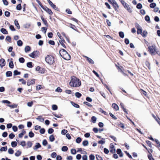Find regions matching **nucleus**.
<instances>
[{"label":"nucleus","instance_id":"obj_24","mask_svg":"<svg viewBox=\"0 0 160 160\" xmlns=\"http://www.w3.org/2000/svg\"><path fill=\"white\" fill-rule=\"evenodd\" d=\"M14 23L15 25L17 27V28L18 29H19L20 28V27L19 25V24L18 23V21L17 20L15 19L14 21Z\"/></svg>","mask_w":160,"mask_h":160},{"label":"nucleus","instance_id":"obj_39","mask_svg":"<svg viewBox=\"0 0 160 160\" xmlns=\"http://www.w3.org/2000/svg\"><path fill=\"white\" fill-rule=\"evenodd\" d=\"M21 153L22 152L21 151L18 150L15 153V154L16 156L18 157L21 155Z\"/></svg>","mask_w":160,"mask_h":160},{"label":"nucleus","instance_id":"obj_48","mask_svg":"<svg viewBox=\"0 0 160 160\" xmlns=\"http://www.w3.org/2000/svg\"><path fill=\"white\" fill-rule=\"evenodd\" d=\"M75 95L76 97L78 98H80L82 96L81 94L79 92H76Z\"/></svg>","mask_w":160,"mask_h":160},{"label":"nucleus","instance_id":"obj_54","mask_svg":"<svg viewBox=\"0 0 160 160\" xmlns=\"http://www.w3.org/2000/svg\"><path fill=\"white\" fill-rule=\"evenodd\" d=\"M102 139H103V141H102V140H99L98 142V143L103 144L104 143H105V139L104 138H102Z\"/></svg>","mask_w":160,"mask_h":160},{"label":"nucleus","instance_id":"obj_46","mask_svg":"<svg viewBox=\"0 0 160 160\" xmlns=\"http://www.w3.org/2000/svg\"><path fill=\"white\" fill-rule=\"evenodd\" d=\"M23 42L21 40H19L17 41L18 45L21 46L22 45Z\"/></svg>","mask_w":160,"mask_h":160},{"label":"nucleus","instance_id":"obj_31","mask_svg":"<svg viewBox=\"0 0 160 160\" xmlns=\"http://www.w3.org/2000/svg\"><path fill=\"white\" fill-rule=\"evenodd\" d=\"M14 75L16 76L17 75H20L21 74V72H18L17 70H16L14 71Z\"/></svg>","mask_w":160,"mask_h":160},{"label":"nucleus","instance_id":"obj_20","mask_svg":"<svg viewBox=\"0 0 160 160\" xmlns=\"http://www.w3.org/2000/svg\"><path fill=\"white\" fill-rule=\"evenodd\" d=\"M36 144V145L33 147V149L34 150H36L38 148L41 147V146L39 143L37 142Z\"/></svg>","mask_w":160,"mask_h":160},{"label":"nucleus","instance_id":"obj_22","mask_svg":"<svg viewBox=\"0 0 160 160\" xmlns=\"http://www.w3.org/2000/svg\"><path fill=\"white\" fill-rule=\"evenodd\" d=\"M120 106L122 108L124 112L127 114H128L127 111L126 109L124 108V104L122 103H120Z\"/></svg>","mask_w":160,"mask_h":160},{"label":"nucleus","instance_id":"obj_49","mask_svg":"<svg viewBox=\"0 0 160 160\" xmlns=\"http://www.w3.org/2000/svg\"><path fill=\"white\" fill-rule=\"evenodd\" d=\"M16 9L18 10H20L22 9V6L21 3L18 5L16 7Z\"/></svg>","mask_w":160,"mask_h":160},{"label":"nucleus","instance_id":"obj_16","mask_svg":"<svg viewBox=\"0 0 160 160\" xmlns=\"http://www.w3.org/2000/svg\"><path fill=\"white\" fill-rule=\"evenodd\" d=\"M5 65V60L3 58H1L0 60V66L2 67Z\"/></svg>","mask_w":160,"mask_h":160},{"label":"nucleus","instance_id":"obj_5","mask_svg":"<svg viewBox=\"0 0 160 160\" xmlns=\"http://www.w3.org/2000/svg\"><path fill=\"white\" fill-rule=\"evenodd\" d=\"M47 1L51 7L53 8L55 10L57 11L58 10V8L50 0H47Z\"/></svg>","mask_w":160,"mask_h":160},{"label":"nucleus","instance_id":"obj_62","mask_svg":"<svg viewBox=\"0 0 160 160\" xmlns=\"http://www.w3.org/2000/svg\"><path fill=\"white\" fill-rule=\"evenodd\" d=\"M109 115L113 119L115 120H116L117 119V118L116 116H115L114 115H113L112 113L111 112L109 113Z\"/></svg>","mask_w":160,"mask_h":160},{"label":"nucleus","instance_id":"obj_21","mask_svg":"<svg viewBox=\"0 0 160 160\" xmlns=\"http://www.w3.org/2000/svg\"><path fill=\"white\" fill-rule=\"evenodd\" d=\"M148 34V32L146 30H144L141 34L143 37L145 38L147 37Z\"/></svg>","mask_w":160,"mask_h":160},{"label":"nucleus","instance_id":"obj_34","mask_svg":"<svg viewBox=\"0 0 160 160\" xmlns=\"http://www.w3.org/2000/svg\"><path fill=\"white\" fill-rule=\"evenodd\" d=\"M32 143L31 141H28L27 143V148H29L32 147Z\"/></svg>","mask_w":160,"mask_h":160},{"label":"nucleus","instance_id":"obj_44","mask_svg":"<svg viewBox=\"0 0 160 160\" xmlns=\"http://www.w3.org/2000/svg\"><path fill=\"white\" fill-rule=\"evenodd\" d=\"M88 144V142L87 140H84L82 142V145L84 146H87Z\"/></svg>","mask_w":160,"mask_h":160},{"label":"nucleus","instance_id":"obj_25","mask_svg":"<svg viewBox=\"0 0 160 160\" xmlns=\"http://www.w3.org/2000/svg\"><path fill=\"white\" fill-rule=\"evenodd\" d=\"M6 75L7 77H9L12 76V73L11 71H7L6 73Z\"/></svg>","mask_w":160,"mask_h":160},{"label":"nucleus","instance_id":"obj_10","mask_svg":"<svg viewBox=\"0 0 160 160\" xmlns=\"http://www.w3.org/2000/svg\"><path fill=\"white\" fill-rule=\"evenodd\" d=\"M112 5L115 10L116 11H118V9L119 8V6L116 1L112 4Z\"/></svg>","mask_w":160,"mask_h":160},{"label":"nucleus","instance_id":"obj_1","mask_svg":"<svg viewBox=\"0 0 160 160\" xmlns=\"http://www.w3.org/2000/svg\"><path fill=\"white\" fill-rule=\"evenodd\" d=\"M69 83L70 86L72 87H77L81 85V82L78 78L73 76L71 77Z\"/></svg>","mask_w":160,"mask_h":160},{"label":"nucleus","instance_id":"obj_43","mask_svg":"<svg viewBox=\"0 0 160 160\" xmlns=\"http://www.w3.org/2000/svg\"><path fill=\"white\" fill-rule=\"evenodd\" d=\"M156 6V4L154 2L150 4V7L151 8H154Z\"/></svg>","mask_w":160,"mask_h":160},{"label":"nucleus","instance_id":"obj_33","mask_svg":"<svg viewBox=\"0 0 160 160\" xmlns=\"http://www.w3.org/2000/svg\"><path fill=\"white\" fill-rule=\"evenodd\" d=\"M37 2L38 3L39 5L40 6V7L43 9L45 7L43 6L41 2H40V1L39 0H36Z\"/></svg>","mask_w":160,"mask_h":160},{"label":"nucleus","instance_id":"obj_45","mask_svg":"<svg viewBox=\"0 0 160 160\" xmlns=\"http://www.w3.org/2000/svg\"><path fill=\"white\" fill-rule=\"evenodd\" d=\"M72 105L75 108H78L80 107L79 106L78 104L76 103L73 102H72Z\"/></svg>","mask_w":160,"mask_h":160},{"label":"nucleus","instance_id":"obj_60","mask_svg":"<svg viewBox=\"0 0 160 160\" xmlns=\"http://www.w3.org/2000/svg\"><path fill=\"white\" fill-rule=\"evenodd\" d=\"M55 91L61 92H62V89L60 87H58L55 90Z\"/></svg>","mask_w":160,"mask_h":160},{"label":"nucleus","instance_id":"obj_15","mask_svg":"<svg viewBox=\"0 0 160 160\" xmlns=\"http://www.w3.org/2000/svg\"><path fill=\"white\" fill-rule=\"evenodd\" d=\"M139 91L142 95H144L146 97H148L147 93L145 91L142 89H140L139 90Z\"/></svg>","mask_w":160,"mask_h":160},{"label":"nucleus","instance_id":"obj_23","mask_svg":"<svg viewBox=\"0 0 160 160\" xmlns=\"http://www.w3.org/2000/svg\"><path fill=\"white\" fill-rule=\"evenodd\" d=\"M1 32L4 34H8V32L6 29L4 28H2L1 29Z\"/></svg>","mask_w":160,"mask_h":160},{"label":"nucleus","instance_id":"obj_4","mask_svg":"<svg viewBox=\"0 0 160 160\" xmlns=\"http://www.w3.org/2000/svg\"><path fill=\"white\" fill-rule=\"evenodd\" d=\"M39 55V52L38 50H36L33 52L29 55V56L33 58H35L37 57H38Z\"/></svg>","mask_w":160,"mask_h":160},{"label":"nucleus","instance_id":"obj_36","mask_svg":"<svg viewBox=\"0 0 160 160\" xmlns=\"http://www.w3.org/2000/svg\"><path fill=\"white\" fill-rule=\"evenodd\" d=\"M17 145V142L15 141H13L11 142V145L12 147H15Z\"/></svg>","mask_w":160,"mask_h":160},{"label":"nucleus","instance_id":"obj_41","mask_svg":"<svg viewBox=\"0 0 160 160\" xmlns=\"http://www.w3.org/2000/svg\"><path fill=\"white\" fill-rule=\"evenodd\" d=\"M7 150V146L2 147L1 148H0V151H6Z\"/></svg>","mask_w":160,"mask_h":160},{"label":"nucleus","instance_id":"obj_9","mask_svg":"<svg viewBox=\"0 0 160 160\" xmlns=\"http://www.w3.org/2000/svg\"><path fill=\"white\" fill-rule=\"evenodd\" d=\"M67 52H68L64 49H62L59 51V53L62 57Z\"/></svg>","mask_w":160,"mask_h":160},{"label":"nucleus","instance_id":"obj_26","mask_svg":"<svg viewBox=\"0 0 160 160\" xmlns=\"http://www.w3.org/2000/svg\"><path fill=\"white\" fill-rule=\"evenodd\" d=\"M36 119L41 122H43L44 121V118L41 116H39L36 118Z\"/></svg>","mask_w":160,"mask_h":160},{"label":"nucleus","instance_id":"obj_63","mask_svg":"<svg viewBox=\"0 0 160 160\" xmlns=\"http://www.w3.org/2000/svg\"><path fill=\"white\" fill-rule=\"evenodd\" d=\"M15 137V135L13 133H11L9 135V138L11 139H12Z\"/></svg>","mask_w":160,"mask_h":160},{"label":"nucleus","instance_id":"obj_6","mask_svg":"<svg viewBox=\"0 0 160 160\" xmlns=\"http://www.w3.org/2000/svg\"><path fill=\"white\" fill-rule=\"evenodd\" d=\"M43 10L50 15H52L53 14V13L52 10L50 9L47 7L46 6H45V8L43 9Z\"/></svg>","mask_w":160,"mask_h":160},{"label":"nucleus","instance_id":"obj_51","mask_svg":"<svg viewBox=\"0 0 160 160\" xmlns=\"http://www.w3.org/2000/svg\"><path fill=\"white\" fill-rule=\"evenodd\" d=\"M76 141L77 143H79L82 141L81 138L80 137H78L76 139Z\"/></svg>","mask_w":160,"mask_h":160},{"label":"nucleus","instance_id":"obj_18","mask_svg":"<svg viewBox=\"0 0 160 160\" xmlns=\"http://www.w3.org/2000/svg\"><path fill=\"white\" fill-rule=\"evenodd\" d=\"M41 18L42 21H43V23L45 24V25L47 26H48V24L47 20L45 19L43 17V16H41Z\"/></svg>","mask_w":160,"mask_h":160},{"label":"nucleus","instance_id":"obj_14","mask_svg":"<svg viewBox=\"0 0 160 160\" xmlns=\"http://www.w3.org/2000/svg\"><path fill=\"white\" fill-rule=\"evenodd\" d=\"M124 8L126 9L129 12H131L132 11L130 8L129 5L127 4L126 2L123 5Z\"/></svg>","mask_w":160,"mask_h":160},{"label":"nucleus","instance_id":"obj_12","mask_svg":"<svg viewBox=\"0 0 160 160\" xmlns=\"http://www.w3.org/2000/svg\"><path fill=\"white\" fill-rule=\"evenodd\" d=\"M83 57L85 58H86L87 61L89 63L92 64H93L94 63V61L91 58L85 56H84Z\"/></svg>","mask_w":160,"mask_h":160},{"label":"nucleus","instance_id":"obj_55","mask_svg":"<svg viewBox=\"0 0 160 160\" xmlns=\"http://www.w3.org/2000/svg\"><path fill=\"white\" fill-rule=\"evenodd\" d=\"M142 32V29L141 28H138L137 31V34H141Z\"/></svg>","mask_w":160,"mask_h":160},{"label":"nucleus","instance_id":"obj_47","mask_svg":"<svg viewBox=\"0 0 160 160\" xmlns=\"http://www.w3.org/2000/svg\"><path fill=\"white\" fill-rule=\"evenodd\" d=\"M8 152L10 154H12L14 153V150L12 148H10L8 149Z\"/></svg>","mask_w":160,"mask_h":160},{"label":"nucleus","instance_id":"obj_50","mask_svg":"<svg viewBox=\"0 0 160 160\" xmlns=\"http://www.w3.org/2000/svg\"><path fill=\"white\" fill-rule=\"evenodd\" d=\"M119 35L120 37L122 38H123L124 37V34L123 32H119Z\"/></svg>","mask_w":160,"mask_h":160},{"label":"nucleus","instance_id":"obj_64","mask_svg":"<svg viewBox=\"0 0 160 160\" xmlns=\"http://www.w3.org/2000/svg\"><path fill=\"white\" fill-rule=\"evenodd\" d=\"M89 157L90 160H94L95 159V156L92 154H91L90 155Z\"/></svg>","mask_w":160,"mask_h":160},{"label":"nucleus","instance_id":"obj_2","mask_svg":"<svg viewBox=\"0 0 160 160\" xmlns=\"http://www.w3.org/2000/svg\"><path fill=\"white\" fill-rule=\"evenodd\" d=\"M148 51L152 55H154L158 54L156 51V47L154 45L149 46L148 48Z\"/></svg>","mask_w":160,"mask_h":160},{"label":"nucleus","instance_id":"obj_17","mask_svg":"<svg viewBox=\"0 0 160 160\" xmlns=\"http://www.w3.org/2000/svg\"><path fill=\"white\" fill-rule=\"evenodd\" d=\"M69 27L75 30L76 31H78V29L77 27H76L75 25H73L71 23H69Z\"/></svg>","mask_w":160,"mask_h":160},{"label":"nucleus","instance_id":"obj_61","mask_svg":"<svg viewBox=\"0 0 160 160\" xmlns=\"http://www.w3.org/2000/svg\"><path fill=\"white\" fill-rule=\"evenodd\" d=\"M52 110H56L58 109V107L56 105H53L52 106Z\"/></svg>","mask_w":160,"mask_h":160},{"label":"nucleus","instance_id":"obj_30","mask_svg":"<svg viewBox=\"0 0 160 160\" xmlns=\"http://www.w3.org/2000/svg\"><path fill=\"white\" fill-rule=\"evenodd\" d=\"M31 48L30 46H26L25 48V52H27L28 51L30 50Z\"/></svg>","mask_w":160,"mask_h":160},{"label":"nucleus","instance_id":"obj_58","mask_svg":"<svg viewBox=\"0 0 160 160\" xmlns=\"http://www.w3.org/2000/svg\"><path fill=\"white\" fill-rule=\"evenodd\" d=\"M5 15L6 17H9L10 16V13L8 11H6L5 12Z\"/></svg>","mask_w":160,"mask_h":160},{"label":"nucleus","instance_id":"obj_37","mask_svg":"<svg viewBox=\"0 0 160 160\" xmlns=\"http://www.w3.org/2000/svg\"><path fill=\"white\" fill-rule=\"evenodd\" d=\"M68 150V148L66 146H63L62 148V150L63 152L67 151Z\"/></svg>","mask_w":160,"mask_h":160},{"label":"nucleus","instance_id":"obj_27","mask_svg":"<svg viewBox=\"0 0 160 160\" xmlns=\"http://www.w3.org/2000/svg\"><path fill=\"white\" fill-rule=\"evenodd\" d=\"M32 63V62H29L27 63V66L29 68H32L33 67Z\"/></svg>","mask_w":160,"mask_h":160},{"label":"nucleus","instance_id":"obj_40","mask_svg":"<svg viewBox=\"0 0 160 160\" xmlns=\"http://www.w3.org/2000/svg\"><path fill=\"white\" fill-rule=\"evenodd\" d=\"M19 82H22V84L25 85L26 84V82L23 78H21L19 79Z\"/></svg>","mask_w":160,"mask_h":160},{"label":"nucleus","instance_id":"obj_13","mask_svg":"<svg viewBox=\"0 0 160 160\" xmlns=\"http://www.w3.org/2000/svg\"><path fill=\"white\" fill-rule=\"evenodd\" d=\"M110 152L112 153H114L115 152V149L113 145H111V144H110Z\"/></svg>","mask_w":160,"mask_h":160},{"label":"nucleus","instance_id":"obj_56","mask_svg":"<svg viewBox=\"0 0 160 160\" xmlns=\"http://www.w3.org/2000/svg\"><path fill=\"white\" fill-rule=\"evenodd\" d=\"M54 132L53 129L52 128H50L48 130V132L49 134H51L52 133Z\"/></svg>","mask_w":160,"mask_h":160},{"label":"nucleus","instance_id":"obj_42","mask_svg":"<svg viewBox=\"0 0 160 160\" xmlns=\"http://www.w3.org/2000/svg\"><path fill=\"white\" fill-rule=\"evenodd\" d=\"M9 65L10 68H13L14 67L13 62L12 61H11L9 63Z\"/></svg>","mask_w":160,"mask_h":160},{"label":"nucleus","instance_id":"obj_38","mask_svg":"<svg viewBox=\"0 0 160 160\" xmlns=\"http://www.w3.org/2000/svg\"><path fill=\"white\" fill-rule=\"evenodd\" d=\"M148 157L150 160H155L151 153H150L148 155Z\"/></svg>","mask_w":160,"mask_h":160},{"label":"nucleus","instance_id":"obj_52","mask_svg":"<svg viewBox=\"0 0 160 160\" xmlns=\"http://www.w3.org/2000/svg\"><path fill=\"white\" fill-rule=\"evenodd\" d=\"M19 61L20 62L23 63L25 62V59L24 58L21 57L19 58Z\"/></svg>","mask_w":160,"mask_h":160},{"label":"nucleus","instance_id":"obj_7","mask_svg":"<svg viewBox=\"0 0 160 160\" xmlns=\"http://www.w3.org/2000/svg\"><path fill=\"white\" fill-rule=\"evenodd\" d=\"M62 58L66 60H70L71 58L70 55L67 52L65 55H64Z\"/></svg>","mask_w":160,"mask_h":160},{"label":"nucleus","instance_id":"obj_11","mask_svg":"<svg viewBox=\"0 0 160 160\" xmlns=\"http://www.w3.org/2000/svg\"><path fill=\"white\" fill-rule=\"evenodd\" d=\"M59 42L60 43L63 48H66V47L65 44V43H66V42L63 38H62V39L59 40Z\"/></svg>","mask_w":160,"mask_h":160},{"label":"nucleus","instance_id":"obj_35","mask_svg":"<svg viewBox=\"0 0 160 160\" xmlns=\"http://www.w3.org/2000/svg\"><path fill=\"white\" fill-rule=\"evenodd\" d=\"M7 106L12 108H16L17 107V105L16 104H13L12 105H7Z\"/></svg>","mask_w":160,"mask_h":160},{"label":"nucleus","instance_id":"obj_3","mask_svg":"<svg viewBox=\"0 0 160 160\" xmlns=\"http://www.w3.org/2000/svg\"><path fill=\"white\" fill-rule=\"evenodd\" d=\"M46 62L49 64H52L54 62V58L51 55H47L45 58Z\"/></svg>","mask_w":160,"mask_h":160},{"label":"nucleus","instance_id":"obj_59","mask_svg":"<svg viewBox=\"0 0 160 160\" xmlns=\"http://www.w3.org/2000/svg\"><path fill=\"white\" fill-rule=\"evenodd\" d=\"M145 19L146 21L149 22L150 21V18L149 16L148 15H146L145 18Z\"/></svg>","mask_w":160,"mask_h":160},{"label":"nucleus","instance_id":"obj_32","mask_svg":"<svg viewBox=\"0 0 160 160\" xmlns=\"http://www.w3.org/2000/svg\"><path fill=\"white\" fill-rule=\"evenodd\" d=\"M45 69L43 68H41L38 71V72L41 73L43 74L45 73Z\"/></svg>","mask_w":160,"mask_h":160},{"label":"nucleus","instance_id":"obj_53","mask_svg":"<svg viewBox=\"0 0 160 160\" xmlns=\"http://www.w3.org/2000/svg\"><path fill=\"white\" fill-rule=\"evenodd\" d=\"M34 136V133L30 131L29 133V136L30 138H32Z\"/></svg>","mask_w":160,"mask_h":160},{"label":"nucleus","instance_id":"obj_28","mask_svg":"<svg viewBox=\"0 0 160 160\" xmlns=\"http://www.w3.org/2000/svg\"><path fill=\"white\" fill-rule=\"evenodd\" d=\"M49 140L51 142H53L54 141L55 138L53 135H51L49 136Z\"/></svg>","mask_w":160,"mask_h":160},{"label":"nucleus","instance_id":"obj_29","mask_svg":"<svg viewBox=\"0 0 160 160\" xmlns=\"http://www.w3.org/2000/svg\"><path fill=\"white\" fill-rule=\"evenodd\" d=\"M146 65L147 67L149 69H150V63L148 61H146L145 62Z\"/></svg>","mask_w":160,"mask_h":160},{"label":"nucleus","instance_id":"obj_19","mask_svg":"<svg viewBox=\"0 0 160 160\" xmlns=\"http://www.w3.org/2000/svg\"><path fill=\"white\" fill-rule=\"evenodd\" d=\"M112 108L115 110L118 111L119 110V107L118 105L115 103H113L112 104Z\"/></svg>","mask_w":160,"mask_h":160},{"label":"nucleus","instance_id":"obj_8","mask_svg":"<svg viewBox=\"0 0 160 160\" xmlns=\"http://www.w3.org/2000/svg\"><path fill=\"white\" fill-rule=\"evenodd\" d=\"M35 81V79H32L31 80H28L27 82V85L29 86L31 85L34 84Z\"/></svg>","mask_w":160,"mask_h":160},{"label":"nucleus","instance_id":"obj_57","mask_svg":"<svg viewBox=\"0 0 160 160\" xmlns=\"http://www.w3.org/2000/svg\"><path fill=\"white\" fill-rule=\"evenodd\" d=\"M91 120L93 123H95L96 121V118L95 116H92L91 117Z\"/></svg>","mask_w":160,"mask_h":160}]
</instances>
